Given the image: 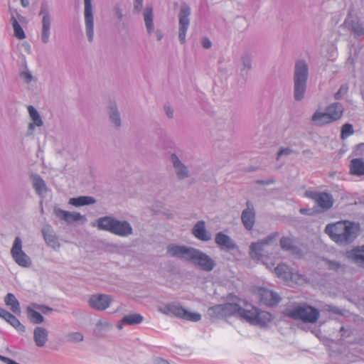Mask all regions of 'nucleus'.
Listing matches in <instances>:
<instances>
[{
  "label": "nucleus",
  "instance_id": "c85d7f7f",
  "mask_svg": "<svg viewBox=\"0 0 364 364\" xmlns=\"http://www.w3.org/2000/svg\"><path fill=\"white\" fill-rule=\"evenodd\" d=\"M48 333L46 329L37 327L34 330V341L36 344L39 346H43L47 341Z\"/></svg>",
  "mask_w": 364,
  "mask_h": 364
},
{
  "label": "nucleus",
  "instance_id": "0e129e2a",
  "mask_svg": "<svg viewBox=\"0 0 364 364\" xmlns=\"http://www.w3.org/2000/svg\"><path fill=\"white\" fill-rule=\"evenodd\" d=\"M23 6H27L29 4L28 0H21Z\"/></svg>",
  "mask_w": 364,
  "mask_h": 364
},
{
  "label": "nucleus",
  "instance_id": "09e8293b",
  "mask_svg": "<svg viewBox=\"0 0 364 364\" xmlns=\"http://www.w3.org/2000/svg\"><path fill=\"white\" fill-rule=\"evenodd\" d=\"M326 310L330 312H333L338 315H342L343 312L342 310L338 308L337 306H332V305H326Z\"/></svg>",
  "mask_w": 364,
  "mask_h": 364
},
{
  "label": "nucleus",
  "instance_id": "5701e85b",
  "mask_svg": "<svg viewBox=\"0 0 364 364\" xmlns=\"http://www.w3.org/2000/svg\"><path fill=\"white\" fill-rule=\"evenodd\" d=\"M348 256L360 267H364V245L353 249L348 252Z\"/></svg>",
  "mask_w": 364,
  "mask_h": 364
},
{
  "label": "nucleus",
  "instance_id": "864d4df0",
  "mask_svg": "<svg viewBox=\"0 0 364 364\" xmlns=\"http://www.w3.org/2000/svg\"><path fill=\"white\" fill-rule=\"evenodd\" d=\"M202 45H203V47L204 48H207L208 49V48H210L211 47L212 43H211V41L208 38H204L202 40Z\"/></svg>",
  "mask_w": 364,
  "mask_h": 364
},
{
  "label": "nucleus",
  "instance_id": "7ed1b4c3",
  "mask_svg": "<svg viewBox=\"0 0 364 364\" xmlns=\"http://www.w3.org/2000/svg\"><path fill=\"white\" fill-rule=\"evenodd\" d=\"M284 315L294 320L306 323H316L320 316L319 311L306 303L296 304L284 311Z\"/></svg>",
  "mask_w": 364,
  "mask_h": 364
},
{
  "label": "nucleus",
  "instance_id": "7c9ffc66",
  "mask_svg": "<svg viewBox=\"0 0 364 364\" xmlns=\"http://www.w3.org/2000/svg\"><path fill=\"white\" fill-rule=\"evenodd\" d=\"M143 321V317L139 314H134L125 316L121 321L120 324L118 325V328L121 329L122 328V323H127L129 325H134L140 323Z\"/></svg>",
  "mask_w": 364,
  "mask_h": 364
},
{
  "label": "nucleus",
  "instance_id": "4d7b16f0",
  "mask_svg": "<svg viewBox=\"0 0 364 364\" xmlns=\"http://www.w3.org/2000/svg\"><path fill=\"white\" fill-rule=\"evenodd\" d=\"M142 7V0H134V8L140 10Z\"/></svg>",
  "mask_w": 364,
  "mask_h": 364
},
{
  "label": "nucleus",
  "instance_id": "37998d69",
  "mask_svg": "<svg viewBox=\"0 0 364 364\" xmlns=\"http://www.w3.org/2000/svg\"><path fill=\"white\" fill-rule=\"evenodd\" d=\"M190 14V8L188 6L183 4V37L185 36V33L190 23V20L188 17Z\"/></svg>",
  "mask_w": 364,
  "mask_h": 364
},
{
  "label": "nucleus",
  "instance_id": "aec40b11",
  "mask_svg": "<svg viewBox=\"0 0 364 364\" xmlns=\"http://www.w3.org/2000/svg\"><path fill=\"white\" fill-rule=\"evenodd\" d=\"M0 317L6 321L18 331H24L25 327L20 323L18 319L6 310L0 307Z\"/></svg>",
  "mask_w": 364,
  "mask_h": 364
},
{
  "label": "nucleus",
  "instance_id": "ddd939ff",
  "mask_svg": "<svg viewBox=\"0 0 364 364\" xmlns=\"http://www.w3.org/2000/svg\"><path fill=\"white\" fill-rule=\"evenodd\" d=\"M259 294L261 302L269 306H276L281 300L278 294L267 289H260Z\"/></svg>",
  "mask_w": 364,
  "mask_h": 364
},
{
  "label": "nucleus",
  "instance_id": "9d476101",
  "mask_svg": "<svg viewBox=\"0 0 364 364\" xmlns=\"http://www.w3.org/2000/svg\"><path fill=\"white\" fill-rule=\"evenodd\" d=\"M247 208L242 212L241 220L245 228L250 230L252 229L255 222V212L251 202L246 203Z\"/></svg>",
  "mask_w": 364,
  "mask_h": 364
},
{
  "label": "nucleus",
  "instance_id": "79ce46f5",
  "mask_svg": "<svg viewBox=\"0 0 364 364\" xmlns=\"http://www.w3.org/2000/svg\"><path fill=\"white\" fill-rule=\"evenodd\" d=\"M28 316L33 323H41L43 321V316L41 314L29 308L28 309Z\"/></svg>",
  "mask_w": 364,
  "mask_h": 364
},
{
  "label": "nucleus",
  "instance_id": "2f4dec72",
  "mask_svg": "<svg viewBox=\"0 0 364 364\" xmlns=\"http://www.w3.org/2000/svg\"><path fill=\"white\" fill-rule=\"evenodd\" d=\"M28 110L29 112V114L33 122V123H31L29 124V129L31 130H33L34 129V126L41 127L43 124V122L41 120V118L36 111V109L33 106H28Z\"/></svg>",
  "mask_w": 364,
  "mask_h": 364
},
{
  "label": "nucleus",
  "instance_id": "f3484780",
  "mask_svg": "<svg viewBox=\"0 0 364 364\" xmlns=\"http://www.w3.org/2000/svg\"><path fill=\"white\" fill-rule=\"evenodd\" d=\"M40 15H43L41 38L44 43H47L50 36V18L43 6L41 7Z\"/></svg>",
  "mask_w": 364,
  "mask_h": 364
},
{
  "label": "nucleus",
  "instance_id": "393cba45",
  "mask_svg": "<svg viewBox=\"0 0 364 364\" xmlns=\"http://www.w3.org/2000/svg\"><path fill=\"white\" fill-rule=\"evenodd\" d=\"M159 311L167 315H173L178 317L182 316V307L180 304L171 303L159 308Z\"/></svg>",
  "mask_w": 364,
  "mask_h": 364
},
{
  "label": "nucleus",
  "instance_id": "bf43d9fd",
  "mask_svg": "<svg viewBox=\"0 0 364 364\" xmlns=\"http://www.w3.org/2000/svg\"><path fill=\"white\" fill-rule=\"evenodd\" d=\"M171 157H172V161H173L174 166L177 167L178 164L180 163L178 159L174 154H173Z\"/></svg>",
  "mask_w": 364,
  "mask_h": 364
},
{
  "label": "nucleus",
  "instance_id": "680f3d73",
  "mask_svg": "<svg viewBox=\"0 0 364 364\" xmlns=\"http://www.w3.org/2000/svg\"><path fill=\"white\" fill-rule=\"evenodd\" d=\"M183 178H186V177H188L190 175L188 173V171L187 170V168L183 165Z\"/></svg>",
  "mask_w": 364,
  "mask_h": 364
},
{
  "label": "nucleus",
  "instance_id": "052dcab7",
  "mask_svg": "<svg viewBox=\"0 0 364 364\" xmlns=\"http://www.w3.org/2000/svg\"><path fill=\"white\" fill-rule=\"evenodd\" d=\"M165 111H166V113L168 116H172L173 115V110L171 109V107H165Z\"/></svg>",
  "mask_w": 364,
  "mask_h": 364
},
{
  "label": "nucleus",
  "instance_id": "6e6d98bb",
  "mask_svg": "<svg viewBox=\"0 0 364 364\" xmlns=\"http://www.w3.org/2000/svg\"><path fill=\"white\" fill-rule=\"evenodd\" d=\"M0 360L6 364H14L16 362L3 355H0Z\"/></svg>",
  "mask_w": 364,
  "mask_h": 364
},
{
  "label": "nucleus",
  "instance_id": "5fc2aeb1",
  "mask_svg": "<svg viewBox=\"0 0 364 364\" xmlns=\"http://www.w3.org/2000/svg\"><path fill=\"white\" fill-rule=\"evenodd\" d=\"M21 75L26 82H29L32 80L31 75L28 72H23Z\"/></svg>",
  "mask_w": 364,
  "mask_h": 364
},
{
  "label": "nucleus",
  "instance_id": "8fccbe9b",
  "mask_svg": "<svg viewBox=\"0 0 364 364\" xmlns=\"http://www.w3.org/2000/svg\"><path fill=\"white\" fill-rule=\"evenodd\" d=\"M82 338V335L78 332L73 333L69 336V339L72 341H81Z\"/></svg>",
  "mask_w": 364,
  "mask_h": 364
},
{
  "label": "nucleus",
  "instance_id": "bb28decb",
  "mask_svg": "<svg viewBox=\"0 0 364 364\" xmlns=\"http://www.w3.org/2000/svg\"><path fill=\"white\" fill-rule=\"evenodd\" d=\"M43 235L44 240L48 245L55 248L59 246L56 237L53 234L51 227L46 225L43 229Z\"/></svg>",
  "mask_w": 364,
  "mask_h": 364
},
{
  "label": "nucleus",
  "instance_id": "603ef678",
  "mask_svg": "<svg viewBox=\"0 0 364 364\" xmlns=\"http://www.w3.org/2000/svg\"><path fill=\"white\" fill-rule=\"evenodd\" d=\"M179 33L178 37L182 39V10L178 14Z\"/></svg>",
  "mask_w": 364,
  "mask_h": 364
},
{
  "label": "nucleus",
  "instance_id": "a211bd4d",
  "mask_svg": "<svg viewBox=\"0 0 364 364\" xmlns=\"http://www.w3.org/2000/svg\"><path fill=\"white\" fill-rule=\"evenodd\" d=\"M343 24L350 30L356 37L364 36V26L363 23L358 18H346Z\"/></svg>",
  "mask_w": 364,
  "mask_h": 364
},
{
  "label": "nucleus",
  "instance_id": "13d9d810",
  "mask_svg": "<svg viewBox=\"0 0 364 364\" xmlns=\"http://www.w3.org/2000/svg\"><path fill=\"white\" fill-rule=\"evenodd\" d=\"M154 364H168V362L163 358H157L154 361Z\"/></svg>",
  "mask_w": 364,
  "mask_h": 364
},
{
  "label": "nucleus",
  "instance_id": "c756f323",
  "mask_svg": "<svg viewBox=\"0 0 364 364\" xmlns=\"http://www.w3.org/2000/svg\"><path fill=\"white\" fill-rule=\"evenodd\" d=\"M242 68L240 70V73L242 77L248 75L249 71L252 69V57L249 53H245L242 56Z\"/></svg>",
  "mask_w": 364,
  "mask_h": 364
},
{
  "label": "nucleus",
  "instance_id": "39448f33",
  "mask_svg": "<svg viewBox=\"0 0 364 364\" xmlns=\"http://www.w3.org/2000/svg\"><path fill=\"white\" fill-rule=\"evenodd\" d=\"M278 237L279 233L274 232L269 234L266 237L259 240L258 242L252 243L250 246V257L253 259H262L264 256V247L274 242Z\"/></svg>",
  "mask_w": 364,
  "mask_h": 364
},
{
  "label": "nucleus",
  "instance_id": "dca6fc26",
  "mask_svg": "<svg viewBox=\"0 0 364 364\" xmlns=\"http://www.w3.org/2000/svg\"><path fill=\"white\" fill-rule=\"evenodd\" d=\"M215 242L222 250H231L236 247L233 240L228 235L222 232H218L215 235Z\"/></svg>",
  "mask_w": 364,
  "mask_h": 364
},
{
  "label": "nucleus",
  "instance_id": "58836bf2",
  "mask_svg": "<svg viewBox=\"0 0 364 364\" xmlns=\"http://www.w3.org/2000/svg\"><path fill=\"white\" fill-rule=\"evenodd\" d=\"M33 183L37 193L41 194L46 191L45 182L40 177H35Z\"/></svg>",
  "mask_w": 364,
  "mask_h": 364
},
{
  "label": "nucleus",
  "instance_id": "f257e3e1",
  "mask_svg": "<svg viewBox=\"0 0 364 364\" xmlns=\"http://www.w3.org/2000/svg\"><path fill=\"white\" fill-rule=\"evenodd\" d=\"M358 225L348 220L328 224L324 230L331 240L340 246L352 243L358 236Z\"/></svg>",
  "mask_w": 364,
  "mask_h": 364
},
{
  "label": "nucleus",
  "instance_id": "3c124183",
  "mask_svg": "<svg viewBox=\"0 0 364 364\" xmlns=\"http://www.w3.org/2000/svg\"><path fill=\"white\" fill-rule=\"evenodd\" d=\"M275 182V180L273 178H270L267 180H257L255 181V183L257 184H259V185H270V184H272Z\"/></svg>",
  "mask_w": 364,
  "mask_h": 364
},
{
  "label": "nucleus",
  "instance_id": "423d86ee",
  "mask_svg": "<svg viewBox=\"0 0 364 364\" xmlns=\"http://www.w3.org/2000/svg\"><path fill=\"white\" fill-rule=\"evenodd\" d=\"M304 195L312 199L323 211L331 209L334 203L333 196L328 193L308 190Z\"/></svg>",
  "mask_w": 364,
  "mask_h": 364
},
{
  "label": "nucleus",
  "instance_id": "4468645a",
  "mask_svg": "<svg viewBox=\"0 0 364 364\" xmlns=\"http://www.w3.org/2000/svg\"><path fill=\"white\" fill-rule=\"evenodd\" d=\"M279 243L283 250L289 252L294 255L301 256L302 255L301 250L296 245L295 240L292 237H282L280 239Z\"/></svg>",
  "mask_w": 364,
  "mask_h": 364
},
{
  "label": "nucleus",
  "instance_id": "cd10ccee",
  "mask_svg": "<svg viewBox=\"0 0 364 364\" xmlns=\"http://www.w3.org/2000/svg\"><path fill=\"white\" fill-rule=\"evenodd\" d=\"M4 301L6 305L9 307L14 314H19L21 313L19 302L13 294H7L5 296Z\"/></svg>",
  "mask_w": 364,
  "mask_h": 364
},
{
  "label": "nucleus",
  "instance_id": "a19ab883",
  "mask_svg": "<svg viewBox=\"0 0 364 364\" xmlns=\"http://www.w3.org/2000/svg\"><path fill=\"white\" fill-rule=\"evenodd\" d=\"M258 315V323H256L257 325L264 326L272 319L271 314L266 311H259Z\"/></svg>",
  "mask_w": 364,
  "mask_h": 364
},
{
  "label": "nucleus",
  "instance_id": "c03bdc74",
  "mask_svg": "<svg viewBox=\"0 0 364 364\" xmlns=\"http://www.w3.org/2000/svg\"><path fill=\"white\" fill-rule=\"evenodd\" d=\"M354 132L352 124H345L343 125L341 128V139H344L346 137L349 136L350 135H352Z\"/></svg>",
  "mask_w": 364,
  "mask_h": 364
},
{
  "label": "nucleus",
  "instance_id": "72a5a7b5",
  "mask_svg": "<svg viewBox=\"0 0 364 364\" xmlns=\"http://www.w3.org/2000/svg\"><path fill=\"white\" fill-rule=\"evenodd\" d=\"M95 200L90 196H80L78 198H72L70 199L69 203L74 206H81L85 205L92 204Z\"/></svg>",
  "mask_w": 364,
  "mask_h": 364
},
{
  "label": "nucleus",
  "instance_id": "473e14b6",
  "mask_svg": "<svg viewBox=\"0 0 364 364\" xmlns=\"http://www.w3.org/2000/svg\"><path fill=\"white\" fill-rule=\"evenodd\" d=\"M114 222V219L109 217H105L98 220L97 227L100 230L112 232Z\"/></svg>",
  "mask_w": 364,
  "mask_h": 364
},
{
  "label": "nucleus",
  "instance_id": "f03ea898",
  "mask_svg": "<svg viewBox=\"0 0 364 364\" xmlns=\"http://www.w3.org/2000/svg\"><path fill=\"white\" fill-rule=\"evenodd\" d=\"M309 77V65L306 60H298L294 68V98L296 101H301L304 97L307 88Z\"/></svg>",
  "mask_w": 364,
  "mask_h": 364
},
{
  "label": "nucleus",
  "instance_id": "774afa93",
  "mask_svg": "<svg viewBox=\"0 0 364 364\" xmlns=\"http://www.w3.org/2000/svg\"><path fill=\"white\" fill-rule=\"evenodd\" d=\"M274 265V263H271V264H270V265L267 264V268L271 269Z\"/></svg>",
  "mask_w": 364,
  "mask_h": 364
},
{
  "label": "nucleus",
  "instance_id": "0eeeda50",
  "mask_svg": "<svg viewBox=\"0 0 364 364\" xmlns=\"http://www.w3.org/2000/svg\"><path fill=\"white\" fill-rule=\"evenodd\" d=\"M240 310V305L237 304L226 303L218 304L208 309V314L211 317L223 318L236 315Z\"/></svg>",
  "mask_w": 364,
  "mask_h": 364
},
{
  "label": "nucleus",
  "instance_id": "49530a36",
  "mask_svg": "<svg viewBox=\"0 0 364 364\" xmlns=\"http://www.w3.org/2000/svg\"><path fill=\"white\" fill-rule=\"evenodd\" d=\"M292 153H293V150L291 148H289V147L283 148V147H282L279 149V151H278V153H277V160H279V158L282 156H284H284H288V155H290Z\"/></svg>",
  "mask_w": 364,
  "mask_h": 364
},
{
  "label": "nucleus",
  "instance_id": "69168bd1",
  "mask_svg": "<svg viewBox=\"0 0 364 364\" xmlns=\"http://www.w3.org/2000/svg\"><path fill=\"white\" fill-rule=\"evenodd\" d=\"M341 89H340L336 94H335V98L336 100H338L340 98V95H341Z\"/></svg>",
  "mask_w": 364,
  "mask_h": 364
},
{
  "label": "nucleus",
  "instance_id": "4c0bfd02",
  "mask_svg": "<svg viewBox=\"0 0 364 364\" xmlns=\"http://www.w3.org/2000/svg\"><path fill=\"white\" fill-rule=\"evenodd\" d=\"M11 21L14 31V36L20 40L25 38L26 36L24 31L21 26L18 23L17 20L15 18V17L13 16L11 18Z\"/></svg>",
  "mask_w": 364,
  "mask_h": 364
},
{
  "label": "nucleus",
  "instance_id": "f704fd0d",
  "mask_svg": "<svg viewBox=\"0 0 364 364\" xmlns=\"http://www.w3.org/2000/svg\"><path fill=\"white\" fill-rule=\"evenodd\" d=\"M323 262L329 270H332L336 272H343L345 271V265L340 263L339 262L331 260L328 259H323Z\"/></svg>",
  "mask_w": 364,
  "mask_h": 364
},
{
  "label": "nucleus",
  "instance_id": "2eb2a0df",
  "mask_svg": "<svg viewBox=\"0 0 364 364\" xmlns=\"http://www.w3.org/2000/svg\"><path fill=\"white\" fill-rule=\"evenodd\" d=\"M193 235L201 241H209L211 240V235L205 228V223L203 220L198 221L192 229Z\"/></svg>",
  "mask_w": 364,
  "mask_h": 364
},
{
  "label": "nucleus",
  "instance_id": "c9c22d12",
  "mask_svg": "<svg viewBox=\"0 0 364 364\" xmlns=\"http://www.w3.org/2000/svg\"><path fill=\"white\" fill-rule=\"evenodd\" d=\"M274 272L277 277L288 279L290 277V272L289 267L284 264H278L274 268Z\"/></svg>",
  "mask_w": 364,
  "mask_h": 364
},
{
  "label": "nucleus",
  "instance_id": "de8ad7c7",
  "mask_svg": "<svg viewBox=\"0 0 364 364\" xmlns=\"http://www.w3.org/2000/svg\"><path fill=\"white\" fill-rule=\"evenodd\" d=\"M110 119L114 123L116 126L120 125V118L119 113L117 110L113 111L112 113H110Z\"/></svg>",
  "mask_w": 364,
  "mask_h": 364
},
{
  "label": "nucleus",
  "instance_id": "ea45409f",
  "mask_svg": "<svg viewBox=\"0 0 364 364\" xmlns=\"http://www.w3.org/2000/svg\"><path fill=\"white\" fill-rule=\"evenodd\" d=\"M201 319V315L199 313L191 312L183 309V320L197 322Z\"/></svg>",
  "mask_w": 364,
  "mask_h": 364
},
{
  "label": "nucleus",
  "instance_id": "338daca9",
  "mask_svg": "<svg viewBox=\"0 0 364 364\" xmlns=\"http://www.w3.org/2000/svg\"><path fill=\"white\" fill-rule=\"evenodd\" d=\"M156 36H157V39H158L159 41L161 39V38H162V34L161 33V32L157 31V32H156Z\"/></svg>",
  "mask_w": 364,
  "mask_h": 364
},
{
  "label": "nucleus",
  "instance_id": "9b49d317",
  "mask_svg": "<svg viewBox=\"0 0 364 364\" xmlns=\"http://www.w3.org/2000/svg\"><path fill=\"white\" fill-rule=\"evenodd\" d=\"M85 1V20L86 24V31L90 41L93 38V16L92 12L91 0Z\"/></svg>",
  "mask_w": 364,
  "mask_h": 364
},
{
  "label": "nucleus",
  "instance_id": "6e6552de",
  "mask_svg": "<svg viewBox=\"0 0 364 364\" xmlns=\"http://www.w3.org/2000/svg\"><path fill=\"white\" fill-rule=\"evenodd\" d=\"M11 254L14 261L19 266L27 267L31 264L29 257L22 250V241L19 237L15 238Z\"/></svg>",
  "mask_w": 364,
  "mask_h": 364
},
{
  "label": "nucleus",
  "instance_id": "20e7f679",
  "mask_svg": "<svg viewBox=\"0 0 364 364\" xmlns=\"http://www.w3.org/2000/svg\"><path fill=\"white\" fill-rule=\"evenodd\" d=\"M183 259L205 272L212 271L216 265L210 256L193 247L183 246Z\"/></svg>",
  "mask_w": 364,
  "mask_h": 364
},
{
  "label": "nucleus",
  "instance_id": "b1692460",
  "mask_svg": "<svg viewBox=\"0 0 364 364\" xmlns=\"http://www.w3.org/2000/svg\"><path fill=\"white\" fill-rule=\"evenodd\" d=\"M56 215L61 220H65L68 223H71L75 221H77L82 218V216L76 212H68L63 210H58L55 212Z\"/></svg>",
  "mask_w": 364,
  "mask_h": 364
},
{
  "label": "nucleus",
  "instance_id": "a18cd8bd",
  "mask_svg": "<svg viewBox=\"0 0 364 364\" xmlns=\"http://www.w3.org/2000/svg\"><path fill=\"white\" fill-rule=\"evenodd\" d=\"M167 253L171 256H180L182 255V247L177 245H170L168 247Z\"/></svg>",
  "mask_w": 364,
  "mask_h": 364
},
{
  "label": "nucleus",
  "instance_id": "6ab92c4d",
  "mask_svg": "<svg viewBox=\"0 0 364 364\" xmlns=\"http://www.w3.org/2000/svg\"><path fill=\"white\" fill-rule=\"evenodd\" d=\"M326 112L333 122L342 117L343 114V107L339 102H334L326 107Z\"/></svg>",
  "mask_w": 364,
  "mask_h": 364
},
{
  "label": "nucleus",
  "instance_id": "e433bc0d",
  "mask_svg": "<svg viewBox=\"0 0 364 364\" xmlns=\"http://www.w3.org/2000/svg\"><path fill=\"white\" fill-rule=\"evenodd\" d=\"M144 21H145L146 28H147L149 33H150L153 30V28H154L152 8H146L144 11Z\"/></svg>",
  "mask_w": 364,
  "mask_h": 364
},
{
  "label": "nucleus",
  "instance_id": "a878e982",
  "mask_svg": "<svg viewBox=\"0 0 364 364\" xmlns=\"http://www.w3.org/2000/svg\"><path fill=\"white\" fill-rule=\"evenodd\" d=\"M350 173L352 175L358 176L364 175V161L363 159L357 158L351 160Z\"/></svg>",
  "mask_w": 364,
  "mask_h": 364
},
{
  "label": "nucleus",
  "instance_id": "4be33fe9",
  "mask_svg": "<svg viewBox=\"0 0 364 364\" xmlns=\"http://www.w3.org/2000/svg\"><path fill=\"white\" fill-rule=\"evenodd\" d=\"M311 121L317 126L322 127L332 123L326 112L316 110L311 117Z\"/></svg>",
  "mask_w": 364,
  "mask_h": 364
},
{
  "label": "nucleus",
  "instance_id": "e2e57ef3",
  "mask_svg": "<svg viewBox=\"0 0 364 364\" xmlns=\"http://www.w3.org/2000/svg\"><path fill=\"white\" fill-rule=\"evenodd\" d=\"M109 326V323L106 321H100L97 323V326Z\"/></svg>",
  "mask_w": 364,
  "mask_h": 364
},
{
  "label": "nucleus",
  "instance_id": "1a4fd4ad",
  "mask_svg": "<svg viewBox=\"0 0 364 364\" xmlns=\"http://www.w3.org/2000/svg\"><path fill=\"white\" fill-rule=\"evenodd\" d=\"M258 311L259 309L252 305H247L245 308L240 306L237 315L251 324H256L258 323Z\"/></svg>",
  "mask_w": 364,
  "mask_h": 364
},
{
  "label": "nucleus",
  "instance_id": "f8f14e48",
  "mask_svg": "<svg viewBox=\"0 0 364 364\" xmlns=\"http://www.w3.org/2000/svg\"><path fill=\"white\" fill-rule=\"evenodd\" d=\"M111 301V298L107 295L97 294L90 298L89 304L92 308L102 311L109 306Z\"/></svg>",
  "mask_w": 364,
  "mask_h": 364
},
{
  "label": "nucleus",
  "instance_id": "412c9836",
  "mask_svg": "<svg viewBox=\"0 0 364 364\" xmlns=\"http://www.w3.org/2000/svg\"><path fill=\"white\" fill-rule=\"evenodd\" d=\"M116 235L124 236L131 234L132 228L127 222H119L115 220L112 232Z\"/></svg>",
  "mask_w": 364,
  "mask_h": 364
}]
</instances>
